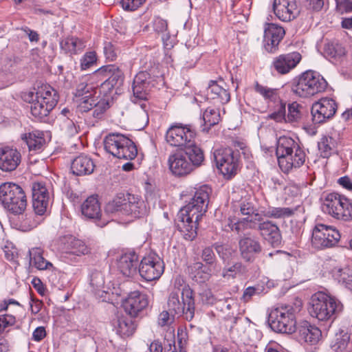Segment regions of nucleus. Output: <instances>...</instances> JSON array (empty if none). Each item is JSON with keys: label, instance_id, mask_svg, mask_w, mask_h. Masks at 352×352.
Segmentation results:
<instances>
[{"label": "nucleus", "instance_id": "nucleus-1", "mask_svg": "<svg viewBox=\"0 0 352 352\" xmlns=\"http://www.w3.org/2000/svg\"><path fill=\"white\" fill-rule=\"evenodd\" d=\"M208 185L195 187L189 192V201L177 214V228L186 240H193L197 234L198 222L206 212L212 194Z\"/></svg>", "mask_w": 352, "mask_h": 352}, {"label": "nucleus", "instance_id": "nucleus-2", "mask_svg": "<svg viewBox=\"0 0 352 352\" xmlns=\"http://www.w3.org/2000/svg\"><path fill=\"white\" fill-rule=\"evenodd\" d=\"M32 102L30 104V113L35 120L45 121L50 112L55 107L58 101V92L49 85H43L38 88L35 99L34 93L29 94Z\"/></svg>", "mask_w": 352, "mask_h": 352}, {"label": "nucleus", "instance_id": "nucleus-3", "mask_svg": "<svg viewBox=\"0 0 352 352\" xmlns=\"http://www.w3.org/2000/svg\"><path fill=\"white\" fill-rule=\"evenodd\" d=\"M341 309L342 305L338 299L322 292L312 295L308 308L310 315L321 321L333 320Z\"/></svg>", "mask_w": 352, "mask_h": 352}, {"label": "nucleus", "instance_id": "nucleus-4", "mask_svg": "<svg viewBox=\"0 0 352 352\" xmlns=\"http://www.w3.org/2000/svg\"><path fill=\"white\" fill-rule=\"evenodd\" d=\"M327 86L326 80L320 74L307 71L294 80L292 91L298 97L308 98L324 91Z\"/></svg>", "mask_w": 352, "mask_h": 352}, {"label": "nucleus", "instance_id": "nucleus-5", "mask_svg": "<svg viewBox=\"0 0 352 352\" xmlns=\"http://www.w3.org/2000/svg\"><path fill=\"white\" fill-rule=\"evenodd\" d=\"M269 324L277 333L292 334L296 331L295 309L291 305H280L273 309L269 315Z\"/></svg>", "mask_w": 352, "mask_h": 352}, {"label": "nucleus", "instance_id": "nucleus-6", "mask_svg": "<svg viewBox=\"0 0 352 352\" xmlns=\"http://www.w3.org/2000/svg\"><path fill=\"white\" fill-rule=\"evenodd\" d=\"M0 201L6 209L14 214H22L27 206L23 189L12 182H6L0 186Z\"/></svg>", "mask_w": 352, "mask_h": 352}, {"label": "nucleus", "instance_id": "nucleus-7", "mask_svg": "<svg viewBox=\"0 0 352 352\" xmlns=\"http://www.w3.org/2000/svg\"><path fill=\"white\" fill-rule=\"evenodd\" d=\"M179 291H172L168 300V307L171 314H183L185 318L190 321L195 314V300L192 290L189 286H184L182 288L181 302L179 298Z\"/></svg>", "mask_w": 352, "mask_h": 352}, {"label": "nucleus", "instance_id": "nucleus-8", "mask_svg": "<svg viewBox=\"0 0 352 352\" xmlns=\"http://www.w3.org/2000/svg\"><path fill=\"white\" fill-rule=\"evenodd\" d=\"M213 157L217 169L224 178L230 179L239 170V155L231 148H219L213 152Z\"/></svg>", "mask_w": 352, "mask_h": 352}, {"label": "nucleus", "instance_id": "nucleus-9", "mask_svg": "<svg viewBox=\"0 0 352 352\" xmlns=\"http://www.w3.org/2000/svg\"><path fill=\"white\" fill-rule=\"evenodd\" d=\"M196 133L190 125L175 124L166 131V140L172 146L185 148L195 140Z\"/></svg>", "mask_w": 352, "mask_h": 352}, {"label": "nucleus", "instance_id": "nucleus-10", "mask_svg": "<svg viewBox=\"0 0 352 352\" xmlns=\"http://www.w3.org/2000/svg\"><path fill=\"white\" fill-rule=\"evenodd\" d=\"M340 234L332 226L317 224L313 230L311 243L316 249H324L334 246L340 240Z\"/></svg>", "mask_w": 352, "mask_h": 352}, {"label": "nucleus", "instance_id": "nucleus-11", "mask_svg": "<svg viewBox=\"0 0 352 352\" xmlns=\"http://www.w3.org/2000/svg\"><path fill=\"white\" fill-rule=\"evenodd\" d=\"M94 76L103 81L101 88L107 91H111L117 85L122 84L124 78L122 70L116 65L102 66L94 72Z\"/></svg>", "mask_w": 352, "mask_h": 352}, {"label": "nucleus", "instance_id": "nucleus-12", "mask_svg": "<svg viewBox=\"0 0 352 352\" xmlns=\"http://www.w3.org/2000/svg\"><path fill=\"white\" fill-rule=\"evenodd\" d=\"M336 110L337 104L334 100L322 98L312 104V120L315 124L324 123L333 117Z\"/></svg>", "mask_w": 352, "mask_h": 352}, {"label": "nucleus", "instance_id": "nucleus-13", "mask_svg": "<svg viewBox=\"0 0 352 352\" xmlns=\"http://www.w3.org/2000/svg\"><path fill=\"white\" fill-rule=\"evenodd\" d=\"M152 75L147 71L140 72L134 78L132 90L135 98L140 100H148L154 84Z\"/></svg>", "mask_w": 352, "mask_h": 352}, {"label": "nucleus", "instance_id": "nucleus-14", "mask_svg": "<svg viewBox=\"0 0 352 352\" xmlns=\"http://www.w3.org/2000/svg\"><path fill=\"white\" fill-rule=\"evenodd\" d=\"M285 34V31L280 25L272 23H266L263 38L265 50L267 52L275 53L278 50L279 43Z\"/></svg>", "mask_w": 352, "mask_h": 352}, {"label": "nucleus", "instance_id": "nucleus-15", "mask_svg": "<svg viewBox=\"0 0 352 352\" xmlns=\"http://www.w3.org/2000/svg\"><path fill=\"white\" fill-rule=\"evenodd\" d=\"M50 193L46 186L40 182L34 183L32 186V206L35 213L43 215L50 204Z\"/></svg>", "mask_w": 352, "mask_h": 352}, {"label": "nucleus", "instance_id": "nucleus-16", "mask_svg": "<svg viewBox=\"0 0 352 352\" xmlns=\"http://www.w3.org/2000/svg\"><path fill=\"white\" fill-rule=\"evenodd\" d=\"M301 54L298 52H292L275 57L272 67L280 74H286L294 69L300 62Z\"/></svg>", "mask_w": 352, "mask_h": 352}, {"label": "nucleus", "instance_id": "nucleus-17", "mask_svg": "<svg viewBox=\"0 0 352 352\" xmlns=\"http://www.w3.org/2000/svg\"><path fill=\"white\" fill-rule=\"evenodd\" d=\"M21 162V154L16 148L10 146L0 148V170L10 173L16 169Z\"/></svg>", "mask_w": 352, "mask_h": 352}, {"label": "nucleus", "instance_id": "nucleus-18", "mask_svg": "<svg viewBox=\"0 0 352 352\" xmlns=\"http://www.w3.org/2000/svg\"><path fill=\"white\" fill-rule=\"evenodd\" d=\"M273 10L276 16L283 21H290L299 13L296 0H274Z\"/></svg>", "mask_w": 352, "mask_h": 352}, {"label": "nucleus", "instance_id": "nucleus-19", "mask_svg": "<svg viewBox=\"0 0 352 352\" xmlns=\"http://www.w3.org/2000/svg\"><path fill=\"white\" fill-rule=\"evenodd\" d=\"M240 254L246 262H253L257 254L262 251V247L256 238L245 236L239 241Z\"/></svg>", "mask_w": 352, "mask_h": 352}, {"label": "nucleus", "instance_id": "nucleus-20", "mask_svg": "<svg viewBox=\"0 0 352 352\" xmlns=\"http://www.w3.org/2000/svg\"><path fill=\"white\" fill-rule=\"evenodd\" d=\"M148 305L146 297L139 292L130 293L127 298L122 301V307L131 317H135L138 313L142 311Z\"/></svg>", "mask_w": 352, "mask_h": 352}, {"label": "nucleus", "instance_id": "nucleus-21", "mask_svg": "<svg viewBox=\"0 0 352 352\" xmlns=\"http://www.w3.org/2000/svg\"><path fill=\"white\" fill-rule=\"evenodd\" d=\"M168 164L172 173L178 176L186 175L193 170L192 164L190 163L184 152H177L168 157Z\"/></svg>", "mask_w": 352, "mask_h": 352}, {"label": "nucleus", "instance_id": "nucleus-22", "mask_svg": "<svg viewBox=\"0 0 352 352\" xmlns=\"http://www.w3.org/2000/svg\"><path fill=\"white\" fill-rule=\"evenodd\" d=\"M223 250V246H218L217 251L219 256L222 258L224 263V267L222 271V276L226 279H234L237 276H241L246 274L248 269L245 265L241 262L237 261L233 263L228 262V257L226 256L221 251Z\"/></svg>", "mask_w": 352, "mask_h": 352}, {"label": "nucleus", "instance_id": "nucleus-23", "mask_svg": "<svg viewBox=\"0 0 352 352\" xmlns=\"http://www.w3.org/2000/svg\"><path fill=\"white\" fill-rule=\"evenodd\" d=\"M296 331L300 340L311 345L318 343L322 338L320 329L306 320L299 322Z\"/></svg>", "mask_w": 352, "mask_h": 352}, {"label": "nucleus", "instance_id": "nucleus-24", "mask_svg": "<svg viewBox=\"0 0 352 352\" xmlns=\"http://www.w3.org/2000/svg\"><path fill=\"white\" fill-rule=\"evenodd\" d=\"M222 85L215 81H211L207 88V98L212 100L214 104H224L230 100V94L223 82Z\"/></svg>", "mask_w": 352, "mask_h": 352}, {"label": "nucleus", "instance_id": "nucleus-25", "mask_svg": "<svg viewBox=\"0 0 352 352\" xmlns=\"http://www.w3.org/2000/svg\"><path fill=\"white\" fill-rule=\"evenodd\" d=\"M344 195L337 192H329L323 196L322 209V211L337 219L340 210L341 209V204L343 203Z\"/></svg>", "mask_w": 352, "mask_h": 352}, {"label": "nucleus", "instance_id": "nucleus-26", "mask_svg": "<svg viewBox=\"0 0 352 352\" xmlns=\"http://www.w3.org/2000/svg\"><path fill=\"white\" fill-rule=\"evenodd\" d=\"M124 207V215L138 218L146 214V207L144 201L137 195L126 194Z\"/></svg>", "mask_w": 352, "mask_h": 352}, {"label": "nucleus", "instance_id": "nucleus-27", "mask_svg": "<svg viewBox=\"0 0 352 352\" xmlns=\"http://www.w3.org/2000/svg\"><path fill=\"white\" fill-rule=\"evenodd\" d=\"M258 230L261 236L272 246H278L281 243V234L279 228L270 221H259Z\"/></svg>", "mask_w": 352, "mask_h": 352}, {"label": "nucleus", "instance_id": "nucleus-28", "mask_svg": "<svg viewBox=\"0 0 352 352\" xmlns=\"http://www.w3.org/2000/svg\"><path fill=\"white\" fill-rule=\"evenodd\" d=\"M305 151L299 146L285 158L279 160L278 165L283 172H289L292 168L300 167L305 163Z\"/></svg>", "mask_w": 352, "mask_h": 352}, {"label": "nucleus", "instance_id": "nucleus-29", "mask_svg": "<svg viewBox=\"0 0 352 352\" xmlns=\"http://www.w3.org/2000/svg\"><path fill=\"white\" fill-rule=\"evenodd\" d=\"M95 168L93 160L86 155H80L75 157L71 164L74 175L82 176L91 174Z\"/></svg>", "mask_w": 352, "mask_h": 352}, {"label": "nucleus", "instance_id": "nucleus-30", "mask_svg": "<svg viewBox=\"0 0 352 352\" xmlns=\"http://www.w3.org/2000/svg\"><path fill=\"white\" fill-rule=\"evenodd\" d=\"M138 256L135 252L123 254L118 260V267L125 276H131L136 273Z\"/></svg>", "mask_w": 352, "mask_h": 352}, {"label": "nucleus", "instance_id": "nucleus-31", "mask_svg": "<svg viewBox=\"0 0 352 352\" xmlns=\"http://www.w3.org/2000/svg\"><path fill=\"white\" fill-rule=\"evenodd\" d=\"M263 220L262 215L261 214H256L252 217H246L236 222H233L232 220L228 219V226L232 231H235L239 234L245 232L248 229H256L258 228L259 221Z\"/></svg>", "mask_w": 352, "mask_h": 352}, {"label": "nucleus", "instance_id": "nucleus-32", "mask_svg": "<svg viewBox=\"0 0 352 352\" xmlns=\"http://www.w3.org/2000/svg\"><path fill=\"white\" fill-rule=\"evenodd\" d=\"M174 321V314L168 311H162L158 317V325L165 331L164 336V344L167 342L168 346L175 343V329L170 326Z\"/></svg>", "mask_w": 352, "mask_h": 352}, {"label": "nucleus", "instance_id": "nucleus-33", "mask_svg": "<svg viewBox=\"0 0 352 352\" xmlns=\"http://www.w3.org/2000/svg\"><path fill=\"white\" fill-rule=\"evenodd\" d=\"M113 326L118 334L121 336H131L136 328L131 316H117L113 320Z\"/></svg>", "mask_w": 352, "mask_h": 352}, {"label": "nucleus", "instance_id": "nucleus-34", "mask_svg": "<svg viewBox=\"0 0 352 352\" xmlns=\"http://www.w3.org/2000/svg\"><path fill=\"white\" fill-rule=\"evenodd\" d=\"M127 138V137L121 133H110L107 135L103 140L104 150L116 157Z\"/></svg>", "mask_w": 352, "mask_h": 352}, {"label": "nucleus", "instance_id": "nucleus-35", "mask_svg": "<svg viewBox=\"0 0 352 352\" xmlns=\"http://www.w3.org/2000/svg\"><path fill=\"white\" fill-rule=\"evenodd\" d=\"M298 146V143L292 138L287 136L280 137L277 141L276 150L278 162L279 163V160L285 158V156H287L289 153L294 152Z\"/></svg>", "mask_w": 352, "mask_h": 352}, {"label": "nucleus", "instance_id": "nucleus-36", "mask_svg": "<svg viewBox=\"0 0 352 352\" xmlns=\"http://www.w3.org/2000/svg\"><path fill=\"white\" fill-rule=\"evenodd\" d=\"M82 214L89 219H98L101 215L99 201L96 196L89 197L81 206Z\"/></svg>", "mask_w": 352, "mask_h": 352}, {"label": "nucleus", "instance_id": "nucleus-37", "mask_svg": "<svg viewBox=\"0 0 352 352\" xmlns=\"http://www.w3.org/2000/svg\"><path fill=\"white\" fill-rule=\"evenodd\" d=\"M30 263L38 270H54L52 263L43 256V250L40 248H33L28 252Z\"/></svg>", "mask_w": 352, "mask_h": 352}, {"label": "nucleus", "instance_id": "nucleus-38", "mask_svg": "<svg viewBox=\"0 0 352 352\" xmlns=\"http://www.w3.org/2000/svg\"><path fill=\"white\" fill-rule=\"evenodd\" d=\"M43 133L32 132L22 135V140L26 143L30 151L38 152L41 151L45 143Z\"/></svg>", "mask_w": 352, "mask_h": 352}, {"label": "nucleus", "instance_id": "nucleus-39", "mask_svg": "<svg viewBox=\"0 0 352 352\" xmlns=\"http://www.w3.org/2000/svg\"><path fill=\"white\" fill-rule=\"evenodd\" d=\"M186 151L184 152L186 155L190 163L192 164V166L198 167L202 165L204 161V154L203 150L197 146L195 140L191 145H188L185 148Z\"/></svg>", "mask_w": 352, "mask_h": 352}, {"label": "nucleus", "instance_id": "nucleus-40", "mask_svg": "<svg viewBox=\"0 0 352 352\" xmlns=\"http://www.w3.org/2000/svg\"><path fill=\"white\" fill-rule=\"evenodd\" d=\"M60 46L62 50L66 53L77 54L85 47L84 42L76 37H67L60 42Z\"/></svg>", "mask_w": 352, "mask_h": 352}, {"label": "nucleus", "instance_id": "nucleus-41", "mask_svg": "<svg viewBox=\"0 0 352 352\" xmlns=\"http://www.w3.org/2000/svg\"><path fill=\"white\" fill-rule=\"evenodd\" d=\"M350 335L344 330H339L331 342L330 346L335 352H344L349 344Z\"/></svg>", "mask_w": 352, "mask_h": 352}, {"label": "nucleus", "instance_id": "nucleus-42", "mask_svg": "<svg viewBox=\"0 0 352 352\" xmlns=\"http://www.w3.org/2000/svg\"><path fill=\"white\" fill-rule=\"evenodd\" d=\"M139 273L146 282L154 280V257H144L140 263Z\"/></svg>", "mask_w": 352, "mask_h": 352}, {"label": "nucleus", "instance_id": "nucleus-43", "mask_svg": "<svg viewBox=\"0 0 352 352\" xmlns=\"http://www.w3.org/2000/svg\"><path fill=\"white\" fill-rule=\"evenodd\" d=\"M254 90L260 94L267 102H276L280 100L278 89L268 87L256 82L254 85Z\"/></svg>", "mask_w": 352, "mask_h": 352}, {"label": "nucleus", "instance_id": "nucleus-44", "mask_svg": "<svg viewBox=\"0 0 352 352\" xmlns=\"http://www.w3.org/2000/svg\"><path fill=\"white\" fill-rule=\"evenodd\" d=\"M318 150L320 155L324 158L329 157L336 147L335 139L331 136L324 135L318 142Z\"/></svg>", "mask_w": 352, "mask_h": 352}, {"label": "nucleus", "instance_id": "nucleus-45", "mask_svg": "<svg viewBox=\"0 0 352 352\" xmlns=\"http://www.w3.org/2000/svg\"><path fill=\"white\" fill-rule=\"evenodd\" d=\"M202 118L204 122L203 130L208 131L212 126L219 122L221 120L220 112L217 109L208 107L203 113Z\"/></svg>", "mask_w": 352, "mask_h": 352}, {"label": "nucleus", "instance_id": "nucleus-46", "mask_svg": "<svg viewBox=\"0 0 352 352\" xmlns=\"http://www.w3.org/2000/svg\"><path fill=\"white\" fill-rule=\"evenodd\" d=\"M126 204V195L119 194L112 201H109L105 210L108 213L124 215V209Z\"/></svg>", "mask_w": 352, "mask_h": 352}, {"label": "nucleus", "instance_id": "nucleus-47", "mask_svg": "<svg viewBox=\"0 0 352 352\" xmlns=\"http://www.w3.org/2000/svg\"><path fill=\"white\" fill-rule=\"evenodd\" d=\"M137 154L138 149L135 143L129 138H127L116 157L125 160H132L137 156Z\"/></svg>", "mask_w": 352, "mask_h": 352}, {"label": "nucleus", "instance_id": "nucleus-48", "mask_svg": "<svg viewBox=\"0 0 352 352\" xmlns=\"http://www.w3.org/2000/svg\"><path fill=\"white\" fill-rule=\"evenodd\" d=\"M324 53L328 58L338 60L345 55L346 50L341 44L331 42L325 45Z\"/></svg>", "mask_w": 352, "mask_h": 352}, {"label": "nucleus", "instance_id": "nucleus-49", "mask_svg": "<svg viewBox=\"0 0 352 352\" xmlns=\"http://www.w3.org/2000/svg\"><path fill=\"white\" fill-rule=\"evenodd\" d=\"M302 106L297 102H293L288 105V112L285 114V122L290 124L298 123L302 119Z\"/></svg>", "mask_w": 352, "mask_h": 352}, {"label": "nucleus", "instance_id": "nucleus-50", "mask_svg": "<svg viewBox=\"0 0 352 352\" xmlns=\"http://www.w3.org/2000/svg\"><path fill=\"white\" fill-rule=\"evenodd\" d=\"M67 243L70 253L77 256L87 254L90 252L89 248L85 243L80 239L70 237Z\"/></svg>", "mask_w": 352, "mask_h": 352}, {"label": "nucleus", "instance_id": "nucleus-51", "mask_svg": "<svg viewBox=\"0 0 352 352\" xmlns=\"http://www.w3.org/2000/svg\"><path fill=\"white\" fill-rule=\"evenodd\" d=\"M96 94V88L91 85L87 83L83 78L80 79L76 86L74 96L76 98H82L83 97H91Z\"/></svg>", "mask_w": 352, "mask_h": 352}, {"label": "nucleus", "instance_id": "nucleus-52", "mask_svg": "<svg viewBox=\"0 0 352 352\" xmlns=\"http://www.w3.org/2000/svg\"><path fill=\"white\" fill-rule=\"evenodd\" d=\"M335 277L341 285L352 291V273L349 269H339L335 273Z\"/></svg>", "mask_w": 352, "mask_h": 352}, {"label": "nucleus", "instance_id": "nucleus-53", "mask_svg": "<svg viewBox=\"0 0 352 352\" xmlns=\"http://www.w3.org/2000/svg\"><path fill=\"white\" fill-rule=\"evenodd\" d=\"M337 219L343 221L352 220V200L344 196L343 203L341 204V209L337 217Z\"/></svg>", "mask_w": 352, "mask_h": 352}, {"label": "nucleus", "instance_id": "nucleus-54", "mask_svg": "<svg viewBox=\"0 0 352 352\" xmlns=\"http://www.w3.org/2000/svg\"><path fill=\"white\" fill-rule=\"evenodd\" d=\"M294 214V210L290 208H270L266 212L265 216L269 218L282 219L289 217Z\"/></svg>", "mask_w": 352, "mask_h": 352}, {"label": "nucleus", "instance_id": "nucleus-55", "mask_svg": "<svg viewBox=\"0 0 352 352\" xmlns=\"http://www.w3.org/2000/svg\"><path fill=\"white\" fill-rule=\"evenodd\" d=\"M98 102L95 95L91 97L79 98L78 101V110L82 113L88 112L91 110Z\"/></svg>", "mask_w": 352, "mask_h": 352}, {"label": "nucleus", "instance_id": "nucleus-56", "mask_svg": "<svg viewBox=\"0 0 352 352\" xmlns=\"http://www.w3.org/2000/svg\"><path fill=\"white\" fill-rule=\"evenodd\" d=\"M97 56L94 51L86 52L80 59V69L86 70L96 63Z\"/></svg>", "mask_w": 352, "mask_h": 352}, {"label": "nucleus", "instance_id": "nucleus-57", "mask_svg": "<svg viewBox=\"0 0 352 352\" xmlns=\"http://www.w3.org/2000/svg\"><path fill=\"white\" fill-rule=\"evenodd\" d=\"M107 105L108 103L105 102L104 101H99L97 103V104L94 107L91 113L94 120L90 121V123H92L94 125L95 122H97L98 120H100L103 117Z\"/></svg>", "mask_w": 352, "mask_h": 352}, {"label": "nucleus", "instance_id": "nucleus-58", "mask_svg": "<svg viewBox=\"0 0 352 352\" xmlns=\"http://www.w3.org/2000/svg\"><path fill=\"white\" fill-rule=\"evenodd\" d=\"M286 103L280 101L278 109L269 114L268 118L277 122H285Z\"/></svg>", "mask_w": 352, "mask_h": 352}, {"label": "nucleus", "instance_id": "nucleus-59", "mask_svg": "<svg viewBox=\"0 0 352 352\" xmlns=\"http://www.w3.org/2000/svg\"><path fill=\"white\" fill-rule=\"evenodd\" d=\"M239 208L241 215L252 217L256 214H259L258 212H256V210L255 209L254 204L247 200H243L240 202L239 204Z\"/></svg>", "mask_w": 352, "mask_h": 352}, {"label": "nucleus", "instance_id": "nucleus-60", "mask_svg": "<svg viewBox=\"0 0 352 352\" xmlns=\"http://www.w3.org/2000/svg\"><path fill=\"white\" fill-rule=\"evenodd\" d=\"M145 1L146 0H120V4L124 10L134 11Z\"/></svg>", "mask_w": 352, "mask_h": 352}, {"label": "nucleus", "instance_id": "nucleus-61", "mask_svg": "<svg viewBox=\"0 0 352 352\" xmlns=\"http://www.w3.org/2000/svg\"><path fill=\"white\" fill-rule=\"evenodd\" d=\"M90 284L96 289L102 287L104 285V278L102 272L98 271L92 272L90 278Z\"/></svg>", "mask_w": 352, "mask_h": 352}, {"label": "nucleus", "instance_id": "nucleus-62", "mask_svg": "<svg viewBox=\"0 0 352 352\" xmlns=\"http://www.w3.org/2000/svg\"><path fill=\"white\" fill-rule=\"evenodd\" d=\"M118 51L111 42H106L104 44V54L106 58L113 61L117 57Z\"/></svg>", "mask_w": 352, "mask_h": 352}, {"label": "nucleus", "instance_id": "nucleus-63", "mask_svg": "<svg viewBox=\"0 0 352 352\" xmlns=\"http://www.w3.org/2000/svg\"><path fill=\"white\" fill-rule=\"evenodd\" d=\"M79 126H77L72 120L67 119L65 121V133L72 137L76 135L78 133Z\"/></svg>", "mask_w": 352, "mask_h": 352}, {"label": "nucleus", "instance_id": "nucleus-64", "mask_svg": "<svg viewBox=\"0 0 352 352\" xmlns=\"http://www.w3.org/2000/svg\"><path fill=\"white\" fill-rule=\"evenodd\" d=\"M201 258L209 265H212L215 261V255L211 248H206L203 250Z\"/></svg>", "mask_w": 352, "mask_h": 352}]
</instances>
